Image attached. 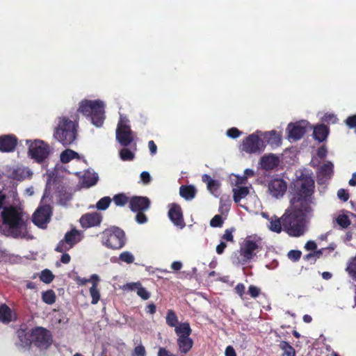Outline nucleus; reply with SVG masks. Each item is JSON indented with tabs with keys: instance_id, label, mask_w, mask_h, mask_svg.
Masks as SVG:
<instances>
[{
	"instance_id": "obj_20",
	"label": "nucleus",
	"mask_w": 356,
	"mask_h": 356,
	"mask_svg": "<svg viewBox=\"0 0 356 356\" xmlns=\"http://www.w3.org/2000/svg\"><path fill=\"white\" fill-rule=\"evenodd\" d=\"M64 239L65 240V242L70 244V246L72 248L74 245L81 241V233L76 228H73L70 231L65 233Z\"/></svg>"
},
{
	"instance_id": "obj_6",
	"label": "nucleus",
	"mask_w": 356,
	"mask_h": 356,
	"mask_svg": "<svg viewBox=\"0 0 356 356\" xmlns=\"http://www.w3.org/2000/svg\"><path fill=\"white\" fill-rule=\"evenodd\" d=\"M33 344L40 350H47L52 344L53 337L51 332L43 327H35L30 333Z\"/></svg>"
},
{
	"instance_id": "obj_3",
	"label": "nucleus",
	"mask_w": 356,
	"mask_h": 356,
	"mask_svg": "<svg viewBox=\"0 0 356 356\" xmlns=\"http://www.w3.org/2000/svg\"><path fill=\"white\" fill-rule=\"evenodd\" d=\"M77 111L89 118L97 127H100L104 124L105 119L104 104L99 99L81 101Z\"/></svg>"
},
{
	"instance_id": "obj_18",
	"label": "nucleus",
	"mask_w": 356,
	"mask_h": 356,
	"mask_svg": "<svg viewBox=\"0 0 356 356\" xmlns=\"http://www.w3.org/2000/svg\"><path fill=\"white\" fill-rule=\"evenodd\" d=\"M260 164L264 170H273L279 165L280 159L275 154L265 155L261 157Z\"/></svg>"
},
{
	"instance_id": "obj_64",
	"label": "nucleus",
	"mask_w": 356,
	"mask_h": 356,
	"mask_svg": "<svg viewBox=\"0 0 356 356\" xmlns=\"http://www.w3.org/2000/svg\"><path fill=\"white\" fill-rule=\"evenodd\" d=\"M158 356H175L170 353L165 348H160L158 352Z\"/></svg>"
},
{
	"instance_id": "obj_38",
	"label": "nucleus",
	"mask_w": 356,
	"mask_h": 356,
	"mask_svg": "<svg viewBox=\"0 0 356 356\" xmlns=\"http://www.w3.org/2000/svg\"><path fill=\"white\" fill-rule=\"evenodd\" d=\"M56 296L55 292L51 290H47L42 293V300L47 305H52L56 302Z\"/></svg>"
},
{
	"instance_id": "obj_35",
	"label": "nucleus",
	"mask_w": 356,
	"mask_h": 356,
	"mask_svg": "<svg viewBox=\"0 0 356 356\" xmlns=\"http://www.w3.org/2000/svg\"><path fill=\"white\" fill-rule=\"evenodd\" d=\"M79 157V154L70 149L64 150L60 156V161L63 163H69L73 159H78Z\"/></svg>"
},
{
	"instance_id": "obj_34",
	"label": "nucleus",
	"mask_w": 356,
	"mask_h": 356,
	"mask_svg": "<svg viewBox=\"0 0 356 356\" xmlns=\"http://www.w3.org/2000/svg\"><path fill=\"white\" fill-rule=\"evenodd\" d=\"M165 323L170 327H175L179 323L176 312L172 309L167 311Z\"/></svg>"
},
{
	"instance_id": "obj_5",
	"label": "nucleus",
	"mask_w": 356,
	"mask_h": 356,
	"mask_svg": "<svg viewBox=\"0 0 356 356\" xmlns=\"http://www.w3.org/2000/svg\"><path fill=\"white\" fill-rule=\"evenodd\" d=\"M102 243L108 248L118 250L125 244L124 232L115 226L110 227L101 233Z\"/></svg>"
},
{
	"instance_id": "obj_22",
	"label": "nucleus",
	"mask_w": 356,
	"mask_h": 356,
	"mask_svg": "<svg viewBox=\"0 0 356 356\" xmlns=\"http://www.w3.org/2000/svg\"><path fill=\"white\" fill-rule=\"evenodd\" d=\"M17 334L19 341V346L24 349H30L33 344V340L30 335H28L26 330L19 329L17 330Z\"/></svg>"
},
{
	"instance_id": "obj_46",
	"label": "nucleus",
	"mask_w": 356,
	"mask_h": 356,
	"mask_svg": "<svg viewBox=\"0 0 356 356\" xmlns=\"http://www.w3.org/2000/svg\"><path fill=\"white\" fill-rule=\"evenodd\" d=\"M120 259L128 264H132L134 261V257L129 252L125 251L120 254Z\"/></svg>"
},
{
	"instance_id": "obj_17",
	"label": "nucleus",
	"mask_w": 356,
	"mask_h": 356,
	"mask_svg": "<svg viewBox=\"0 0 356 356\" xmlns=\"http://www.w3.org/2000/svg\"><path fill=\"white\" fill-rule=\"evenodd\" d=\"M258 249L259 245L255 241L246 240L241 248V254L246 261L250 260L255 255L254 251Z\"/></svg>"
},
{
	"instance_id": "obj_36",
	"label": "nucleus",
	"mask_w": 356,
	"mask_h": 356,
	"mask_svg": "<svg viewBox=\"0 0 356 356\" xmlns=\"http://www.w3.org/2000/svg\"><path fill=\"white\" fill-rule=\"evenodd\" d=\"M333 164L328 161L321 166L319 169V175L323 178H330L333 174Z\"/></svg>"
},
{
	"instance_id": "obj_59",
	"label": "nucleus",
	"mask_w": 356,
	"mask_h": 356,
	"mask_svg": "<svg viewBox=\"0 0 356 356\" xmlns=\"http://www.w3.org/2000/svg\"><path fill=\"white\" fill-rule=\"evenodd\" d=\"M148 147L150 152L151 155H154L157 152V146L154 142V140H149L148 142Z\"/></svg>"
},
{
	"instance_id": "obj_7",
	"label": "nucleus",
	"mask_w": 356,
	"mask_h": 356,
	"mask_svg": "<svg viewBox=\"0 0 356 356\" xmlns=\"http://www.w3.org/2000/svg\"><path fill=\"white\" fill-rule=\"evenodd\" d=\"M30 143L29 146V155L37 163H42L48 159L51 149L48 143L41 140H35L31 142L26 140V143Z\"/></svg>"
},
{
	"instance_id": "obj_50",
	"label": "nucleus",
	"mask_w": 356,
	"mask_h": 356,
	"mask_svg": "<svg viewBox=\"0 0 356 356\" xmlns=\"http://www.w3.org/2000/svg\"><path fill=\"white\" fill-rule=\"evenodd\" d=\"M302 255V252L300 250H292L288 252V257L293 261H298Z\"/></svg>"
},
{
	"instance_id": "obj_15",
	"label": "nucleus",
	"mask_w": 356,
	"mask_h": 356,
	"mask_svg": "<svg viewBox=\"0 0 356 356\" xmlns=\"http://www.w3.org/2000/svg\"><path fill=\"white\" fill-rule=\"evenodd\" d=\"M287 184L280 178L271 179L268 183V191L275 197H282L286 191Z\"/></svg>"
},
{
	"instance_id": "obj_11",
	"label": "nucleus",
	"mask_w": 356,
	"mask_h": 356,
	"mask_svg": "<svg viewBox=\"0 0 356 356\" xmlns=\"http://www.w3.org/2000/svg\"><path fill=\"white\" fill-rule=\"evenodd\" d=\"M309 122L301 120L295 123H290L287 127L288 137L293 140H300L307 132Z\"/></svg>"
},
{
	"instance_id": "obj_4",
	"label": "nucleus",
	"mask_w": 356,
	"mask_h": 356,
	"mask_svg": "<svg viewBox=\"0 0 356 356\" xmlns=\"http://www.w3.org/2000/svg\"><path fill=\"white\" fill-rule=\"evenodd\" d=\"M77 124L66 117L60 118L56 128L54 137L64 146L72 144L77 135Z\"/></svg>"
},
{
	"instance_id": "obj_44",
	"label": "nucleus",
	"mask_w": 356,
	"mask_h": 356,
	"mask_svg": "<svg viewBox=\"0 0 356 356\" xmlns=\"http://www.w3.org/2000/svg\"><path fill=\"white\" fill-rule=\"evenodd\" d=\"M120 157L122 161H132L134 159V153L127 148H123L120 151Z\"/></svg>"
},
{
	"instance_id": "obj_1",
	"label": "nucleus",
	"mask_w": 356,
	"mask_h": 356,
	"mask_svg": "<svg viewBox=\"0 0 356 356\" xmlns=\"http://www.w3.org/2000/svg\"><path fill=\"white\" fill-rule=\"evenodd\" d=\"M314 181L312 177L302 175L293 183V197L291 206L281 218L273 216L269 219L268 228L276 233L282 232V225L287 233L298 237L305 232V220L307 214L312 212V195Z\"/></svg>"
},
{
	"instance_id": "obj_62",
	"label": "nucleus",
	"mask_w": 356,
	"mask_h": 356,
	"mask_svg": "<svg viewBox=\"0 0 356 356\" xmlns=\"http://www.w3.org/2000/svg\"><path fill=\"white\" fill-rule=\"evenodd\" d=\"M225 356H236L234 348L229 346L225 349Z\"/></svg>"
},
{
	"instance_id": "obj_40",
	"label": "nucleus",
	"mask_w": 356,
	"mask_h": 356,
	"mask_svg": "<svg viewBox=\"0 0 356 356\" xmlns=\"http://www.w3.org/2000/svg\"><path fill=\"white\" fill-rule=\"evenodd\" d=\"M112 199L108 196L101 198L97 203L95 207L97 210L104 211L108 208Z\"/></svg>"
},
{
	"instance_id": "obj_51",
	"label": "nucleus",
	"mask_w": 356,
	"mask_h": 356,
	"mask_svg": "<svg viewBox=\"0 0 356 356\" xmlns=\"http://www.w3.org/2000/svg\"><path fill=\"white\" fill-rule=\"evenodd\" d=\"M132 356H146V350L143 345L136 346L132 353Z\"/></svg>"
},
{
	"instance_id": "obj_16",
	"label": "nucleus",
	"mask_w": 356,
	"mask_h": 356,
	"mask_svg": "<svg viewBox=\"0 0 356 356\" xmlns=\"http://www.w3.org/2000/svg\"><path fill=\"white\" fill-rule=\"evenodd\" d=\"M18 143L17 138L13 134L2 135L0 136V152H13Z\"/></svg>"
},
{
	"instance_id": "obj_8",
	"label": "nucleus",
	"mask_w": 356,
	"mask_h": 356,
	"mask_svg": "<svg viewBox=\"0 0 356 356\" xmlns=\"http://www.w3.org/2000/svg\"><path fill=\"white\" fill-rule=\"evenodd\" d=\"M259 131H256L247 136L242 143L241 150L249 154L260 153L265 148V145L262 139L257 135Z\"/></svg>"
},
{
	"instance_id": "obj_26",
	"label": "nucleus",
	"mask_w": 356,
	"mask_h": 356,
	"mask_svg": "<svg viewBox=\"0 0 356 356\" xmlns=\"http://www.w3.org/2000/svg\"><path fill=\"white\" fill-rule=\"evenodd\" d=\"M91 279L92 280V285L90 288V294L92 297L91 303L95 305L99 302L100 299V293L97 289V282L99 281V277L95 274L92 275Z\"/></svg>"
},
{
	"instance_id": "obj_63",
	"label": "nucleus",
	"mask_w": 356,
	"mask_h": 356,
	"mask_svg": "<svg viewBox=\"0 0 356 356\" xmlns=\"http://www.w3.org/2000/svg\"><path fill=\"white\" fill-rule=\"evenodd\" d=\"M156 305L154 303L149 304L146 307V312L147 313H149L150 314H154L156 313Z\"/></svg>"
},
{
	"instance_id": "obj_52",
	"label": "nucleus",
	"mask_w": 356,
	"mask_h": 356,
	"mask_svg": "<svg viewBox=\"0 0 356 356\" xmlns=\"http://www.w3.org/2000/svg\"><path fill=\"white\" fill-rule=\"evenodd\" d=\"M322 120L328 124H335L337 121V118L334 114L325 113L322 118Z\"/></svg>"
},
{
	"instance_id": "obj_39",
	"label": "nucleus",
	"mask_w": 356,
	"mask_h": 356,
	"mask_svg": "<svg viewBox=\"0 0 356 356\" xmlns=\"http://www.w3.org/2000/svg\"><path fill=\"white\" fill-rule=\"evenodd\" d=\"M346 270L354 280H356V256L349 260Z\"/></svg>"
},
{
	"instance_id": "obj_25",
	"label": "nucleus",
	"mask_w": 356,
	"mask_h": 356,
	"mask_svg": "<svg viewBox=\"0 0 356 356\" xmlns=\"http://www.w3.org/2000/svg\"><path fill=\"white\" fill-rule=\"evenodd\" d=\"M197 193L195 187L193 185H182L179 188V195L186 200L193 199Z\"/></svg>"
},
{
	"instance_id": "obj_19",
	"label": "nucleus",
	"mask_w": 356,
	"mask_h": 356,
	"mask_svg": "<svg viewBox=\"0 0 356 356\" xmlns=\"http://www.w3.org/2000/svg\"><path fill=\"white\" fill-rule=\"evenodd\" d=\"M330 132L329 127L324 124H318L314 128V138L318 142L326 140Z\"/></svg>"
},
{
	"instance_id": "obj_48",
	"label": "nucleus",
	"mask_w": 356,
	"mask_h": 356,
	"mask_svg": "<svg viewBox=\"0 0 356 356\" xmlns=\"http://www.w3.org/2000/svg\"><path fill=\"white\" fill-rule=\"evenodd\" d=\"M248 292L252 298H257L261 294V289L254 285H250Z\"/></svg>"
},
{
	"instance_id": "obj_57",
	"label": "nucleus",
	"mask_w": 356,
	"mask_h": 356,
	"mask_svg": "<svg viewBox=\"0 0 356 356\" xmlns=\"http://www.w3.org/2000/svg\"><path fill=\"white\" fill-rule=\"evenodd\" d=\"M140 179L143 184H147L151 181L152 178L148 172L143 171L140 174Z\"/></svg>"
},
{
	"instance_id": "obj_9",
	"label": "nucleus",
	"mask_w": 356,
	"mask_h": 356,
	"mask_svg": "<svg viewBox=\"0 0 356 356\" xmlns=\"http://www.w3.org/2000/svg\"><path fill=\"white\" fill-rule=\"evenodd\" d=\"M51 207L49 204L39 207L33 215V222L39 227L44 228L50 220Z\"/></svg>"
},
{
	"instance_id": "obj_55",
	"label": "nucleus",
	"mask_w": 356,
	"mask_h": 356,
	"mask_svg": "<svg viewBox=\"0 0 356 356\" xmlns=\"http://www.w3.org/2000/svg\"><path fill=\"white\" fill-rule=\"evenodd\" d=\"M245 287L243 283H238L234 288L236 293H237L241 298H243V295L245 294Z\"/></svg>"
},
{
	"instance_id": "obj_58",
	"label": "nucleus",
	"mask_w": 356,
	"mask_h": 356,
	"mask_svg": "<svg viewBox=\"0 0 356 356\" xmlns=\"http://www.w3.org/2000/svg\"><path fill=\"white\" fill-rule=\"evenodd\" d=\"M226 248H227L226 243L225 241H223L222 240H221L220 244H218L216 246V251L218 254H222L224 252L225 249Z\"/></svg>"
},
{
	"instance_id": "obj_60",
	"label": "nucleus",
	"mask_w": 356,
	"mask_h": 356,
	"mask_svg": "<svg viewBox=\"0 0 356 356\" xmlns=\"http://www.w3.org/2000/svg\"><path fill=\"white\" fill-rule=\"evenodd\" d=\"M316 248H317L316 243L313 241H307L305 245V248L307 250L314 251V250H316Z\"/></svg>"
},
{
	"instance_id": "obj_29",
	"label": "nucleus",
	"mask_w": 356,
	"mask_h": 356,
	"mask_svg": "<svg viewBox=\"0 0 356 356\" xmlns=\"http://www.w3.org/2000/svg\"><path fill=\"white\" fill-rule=\"evenodd\" d=\"M12 310L6 304H2L0 306V322L3 324H8L12 321Z\"/></svg>"
},
{
	"instance_id": "obj_47",
	"label": "nucleus",
	"mask_w": 356,
	"mask_h": 356,
	"mask_svg": "<svg viewBox=\"0 0 356 356\" xmlns=\"http://www.w3.org/2000/svg\"><path fill=\"white\" fill-rule=\"evenodd\" d=\"M223 225V220L220 215H216L210 221V225L213 227H221Z\"/></svg>"
},
{
	"instance_id": "obj_33",
	"label": "nucleus",
	"mask_w": 356,
	"mask_h": 356,
	"mask_svg": "<svg viewBox=\"0 0 356 356\" xmlns=\"http://www.w3.org/2000/svg\"><path fill=\"white\" fill-rule=\"evenodd\" d=\"M26 169L22 167H17L10 170V178L17 181L24 180L26 177Z\"/></svg>"
},
{
	"instance_id": "obj_28",
	"label": "nucleus",
	"mask_w": 356,
	"mask_h": 356,
	"mask_svg": "<svg viewBox=\"0 0 356 356\" xmlns=\"http://www.w3.org/2000/svg\"><path fill=\"white\" fill-rule=\"evenodd\" d=\"M264 136L267 143L271 145L278 146L282 143L281 135L275 130L266 132Z\"/></svg>"
},
{
	"instance_id": "obj_2",
	"label": "nucleus",
	"mask_w": 356,
	"mask_h": 356,
	"mask_svg": "<svg viewBox=\"0 0 356 356\" xmlns=\"http://www.w3.org/2000/svg\"><path fill=\"white\" fill-rule=\"evenodd\" d=\"M3 225L8 227V234L17 238L26 232V220L22 211L13 206L6 207L1 213Z\"/></svg>"
},
{
	"instance_id": "obj_49",
	"label": "nucleus",
	"mask_w": 356,
	"mask_h": 356,
	"mask_svg": "<svg viewBox=\"0 0 356 356\" xmlns=\"http://www.w3.org/2000/svg\"><path fill=\"white\" fill-rule=\"evenodd\" d=\"M145 211H136V221L138 223V224H144V223H146L148 220V218L147 217V216L145 214Z\"/></svg>"
},
{
	"instance_id": "obj_53",
	"label": "nucleus",
	"mask_w": 356,
	"mask_h": 356,
	"mask_svg": "<svg viewBox=\"0 0 356 356\" xmlns=\"http://www.w3.org/2000/svg\"><path fill=\"white\" fill-rule=\"evenodd\" d=\"M241 134V131H240L237 128L232 127L227 130V135L232 138H236L239 137Z\"/></svg>"
},
{
	"instance_id": "obj_21",
	"label": "nucleus",
	"mask_w": 356,
	"mask_h": 356,
	"mask_svg": "<svg viewBox=\"0 0 356 356\" xmlns=\"http://www.w3.org/2000/svg\"><path fill=\"white\" fill-rule=\"evenodd\" d=\"M177 343L181 353L187 354L193 348V340L190 337L177 338Z\"/></svg>"
},
{
	"instance_id": "obj_14",
	"label": "nucleus",
	"mask_w": 356,
	"mask_h": 356,
	"mask_svg": "<svg viewBox=\"0 0 356 356\" xmlns=\"http://www.w3.org/2000/svg\"><path fill=\"white\" fill-rule=\"evenodd\" d=\"M102 221V216L97 212L86 213L79 219L81 226L83 229L99 226Z\"/></svg>"
},
{
	"instance_id": "obj_13",
	"label": "nucleus",
	"mask_w": 356,
	"mask_h": 356,
	"mask_svg": "<svg viewBox=\"0 0 356 356\" xmlns=\"http://www.w3.org/2000/svg\"><path fill=\"white\" fill-rule=\"evenodd\" d=\"M168 217L172 222L179 229H183L186 226L183 212L179 204L172 203L168 211Z\"/></svg>"
},
{
	"instance_id": "obj_27",
	"label": "nucleus",
	"mask_w": 356,
	"mask_h": 356,
	"mask_svg": "<svg viewBox=\"0 0 356 356\" xmlns=\"http://www.w3.org/2000/svg\"><path fill=\"white\" fill-rule=\"evenodd\" d=\"M202 179L204 183L207 184V189L215 195L220 186V183L218 180L213 179L210 175L207 174L202 175Z\"/></svg>"
},
{
	"instance_id": "obj_12",
	"label": "nucleus",
	"mask_w": 356,
	"mask_h": 356,
	"mask_svg": "<svg viewBox=\"0 0 356 356\" xmlns=\"http://www.w3.org/2000/svg\"><path fill=\"white\" fill-rule=\"evenodd\" d=\"M150 205L151 202L147 197L134 195L130 197L129 207L132 212L146 211Z\"/></svg>"
},
{
	"instance_id": "obj_31",
	"label": "nucleus",
	"mask_w": 356,
	"mask_h": 356,
	"mask_svg": "<svg viewBox=\"0 0 356 356\" xmlns=\"http://www.w3.org/2000/svg\"><path fill=\"white\" fill-rule=\"evenodd\" d=\"M279 347L283 351L281 356H296L295 348L289 342L281 341Z\"/></svg>"
},
{
	"instance_id": "obj_10",
	"label": "nucleus",
	"mask_w": 356,
	"mask_h": 356,
	"mask_svg": "<svg viewBox=\"0 0 356 356\" xmlns=\"http://www.w3.org/2000/svg\"><path fill=\"white\" fill-rule=\"evenodd\" d=\"M116 139L122 146H129L134 140L130 126L120 121L116 129Z\"/></svg>"
},
{
	"instance_id": "obj_32",
	"label": "nucleus",
	"mask_w": 356,
	"mask_h": 356,
	"mask_svg": "<svg viewBox=\"0 0 356 356\" xmlns=\"http://www.w3.org/2000/svg\"><path fill=\"white\" fill-rule=\"evenodd\" d=\"M234 201L236 203L239 202L249 194V189L246 186H240L233 189Z\"/></svg>"
},
{
	"instance_id": "obj_37",
	"label": "nucleus",
	"mask_w": 356,
	"mask_h": 356,
	"mask_svg": "<svg viewBox=\"0 0 356 356\" xmlns=\"http://www.w3.org/2000/svg\"><path fill=\"white\" fill-rule=\"evenodd\" d=\"M112 200L117 207H124L127 203L129 204L130 197L125 193H120L115 195Z\"/></svg>"
},
{
	"instance_id": "obj_61",
	"label": "nucleus",
	"mask_w": 356,
	"mask_h": 356,
	"mask_svg": "<svg viewBox=\"0 0 356 356\" xmlns=\"http://www.w3.org/2000/svg\"><path fill=\"white\" fill-rule=\"evenodd\" d=\"M71 257L69 254L63 252L60 257V262L65 264H67L70 262Z\"/></svg>"
},
{
	"instance_id": "obj_54",
	"label": "nucleus",
	"mask_w": 356,
	"mask_h": 356,
	"mask_svg": "<svg viewBox=\"0 0 356 356\" xmlns=\"http://www.w3.org/2000/svg\"><path fill=\"white\" fill-rule=\"evenodd\" d=\"M337 197L343 202H346L349 199V193L343 188H341L337 191Z\"/></svg>"
},
{
	"instance_id": "obj_42",
	"label": "nucleus",
	"mask_w": 356,
	"mask_h": 356,
	"mask_svg": "<svg viewBox=\"0 0 356 356\" xmlns=\"http://www.w3.org/2000/svg\"><path fill=\"white\" fill-rule=\"evenodd\" d=\"M40 278L42 282L49 284L54 280V275L51 270L44 269L41 272Z\"/></svg>"
},
{
	"instance_id": "obj_30",
	"label": "nucleus",
	"mask_w": 356,
	"mask_h": 356,
	"mask_svg": "<svg viewBox=\"0 0 356 356\" xmlns=\"http://www.w3.org/2000/svg\"><path fill=\"white\" fill-rule=\"evenodd\" d=\"M98 175L95 172L87 171L83 176V183L87 187H91L97 184Z\"/></svg>"
},
{
	"instance_id": "obj_45",
	"label": "nucleus",
	"mask_w": 356,
	"mask_h": 356,
	"mask_svg": "<svg viewBox=\"0 0 356 356\" xmlns=\"http://www.w3.org/2000/svg\"><path fill=\"white\" fill-rule=\"evenodd\" d=\"M71 249L70 244L65 242V240L63 238L57 244L55 248V251L58 252H65Z\"/></svg>"
},
{
	"instance_id": "obj_23",
	"label": "nucleus",
	"mask_w": 356,
	"mask_h": 356,
	"mask_svg": "<svg viewBox=\"0 0 356 356\" xmlns=\"http://www.w3.org/2000/svg\"><path fill=\"white\" fill-rule=\"evenodd\" d=\"M126 289L131 291L137 290V294L143 300H147L150 297V293L144 288L140 282L128 283L126 285Z\"/></svg>"
},
{
	"instance_id": "obj_24",
	"label": "nucleus",
	"mask_w": 356,
	"mask_h": 356,
	"mask_svg": "<svg viewBox=\"0 0 356 356\" xmlns=\"http://www.w3.org/2000/svg\"><path fill=\"white\" fill-rule=\"evenodd\" d=\"M177 338L190 337L192 329L188 322H181L175 327Z\"/></svg>"
},
{
	"instance_id": "obj_43",
	"label": "nucleus",
	"mask_w": 356,
	"mask_h": 356,
	"mask_svg": "<svg viewBox=\"0 0 356 356\" xmlns=\"http://www.w3.org/2000/svg\"><path fill=\"white\" fill-rule=\"evenodd\" d=\"M235 231H236V229L234 227H231V228L225 229L223 235L221 237V240H222L225 242L227 241V242L234 243V239L233 233Z\"/></svg>"
},
{
	"instance_id": "obj_41",
	"label": "nucleus",
	"mask_w": 356,
	"mask_h": 356,
	"mask_svg": "<svg viewBox=\"0 0 356 356\" xmlns=\"http://www.w3.org/2000/svg\"><path fill=\"white\" fill-rule=\"evenodd\" d=\"M336 221L337 224L341 227V229H346L351 224V221L348 216L345 214L339 215L337 218Z\"/></svg>"
},
{
	"instance_id": "obj_56",
	"label": "nucleus",
	"mask_w": 356,
	"mask_h": 356,
	"mask_svg": "<svg viewBox=\"0 0 356 356\" xmlns=\"http://www.w3.org/2000/svg\"><path fill=\"white\" fill-rule=\"evenodd\" d=\"M346 124L350 128L356 127V115L349 116L346 120Z\"/></svg>"
}]
</instances>
